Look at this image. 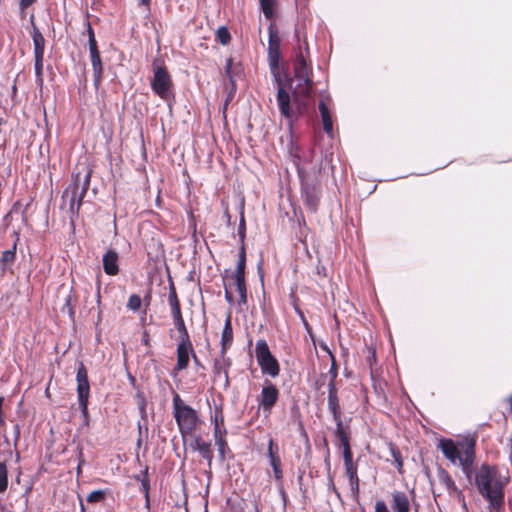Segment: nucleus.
<instances>
[{
	"mask_svg": "<svg viewBox=\"0 0 512 512\" xmlns=\"http://www.w3.org/2000/svg\"><path fill=\"white\" fill-rule=\"evenodd\" d=\"M496 476V466L483 463L475 472L473 479L478 493L488 502L491 512H499L505 505L504 485Z\"/></svg>",
	"mask_w": 512,
	"mask_h": 512,
	"instance_id": "f257e3e1",
	"label": "nucleus"
},
{
	"mask_svg": "<svg viewBox=\"0 0 512 512\" xmlns=\"http://www.w3.org/2000/svg\"><path fill=\"white\" fill-rule=\"evenodd\" d=\"M273 79V84L277 86L276 102L281 116L289 115V90L293 86V78L290 75L289 67L286 61L279 62L274 66H269Z\"/></svg>",
	"mask_w": 512,
	"mask_h": 512,
	"instance_id": "f03ea898",
	"label": "nucleus"
},
{
	"mask_svg": "<svg viewBox=\"0 0 512 512\" xmlns=\"http://www.w3.org/2000/svg\"><path fill=\"white\" fill-rule=\"evenodd\" d=\"M153 76L150 79V87L152 92L166 101L171 107V102L175 99L173 92V81L170 73L164 65L160 64L158 58L152 62Z\"/></svg>",
	"mask_w": 512,
	"mask_h": 512,
	"instance_id": "7ed1b4c3",
	"label": "nucleus"
},
{
	"mask_svg": "<svg viewBox=\"0 0 512 512\" xmlns=\"http://www.w3.org/2000/svg\"><path fill=\"white\" fill-rule=\"evenodd\" d=\"M172 403L173 416L178 426V430L183 440H185L186 436L196 429L199 416L197 411L191 406L185 404L177 393L174 394Z\"/></svg>",
	"mask_w": 512,
	"mask_h": 512,
	"instance_id": "20e7f679",
	"label": "nucleus"
},
{
	"mask_svg": "<svg viewBox=\"0 0 512 512\" xmlns=\"http://www.w3.org/2000/svg\"><path fill=\"white\" fill-rule=\"evenodd\" d=\"M255 357L263 375H269L272 378L279 375L280 364L265 339H259L256 342Z\"/></svg>",
	"mask_w": 512,
	"mask_h": 512,
	"instance_id": "39448f33",
	"label": "nucleus"
},
{
	"mask_svg": "<svg viewBox=\"0 0 512 512\" xmlns=\"http://www.w3.org/2000/svg\"><path fill=\"white\" fill-rule=\"evenodd\" d=\"M298 176L301 182V198L306 209L311 213H316L322 196L319 183L307 181L304 177V170L297 167Z\"/></svg>",
	"mask_w": 512,
	"mask_h": 512,
	"instance_id": "423d86ee",
	"label": "nucleus"
},
{
	"mask_svg": "<svg viewBox=\"0 0 512 512\" xmlns=\"http://www.w3.org/2000/svg\"><path fill=\"white\" fill-rule=\"evenodd\" d=\"M311 68L302 52L301 46L295 48V58L293 61L294 78L298 81L297 87L305 86L308 95L314 88L313 80L310 77Z\"/></svg>",
	"mask_w": 512,
	"mask_h": 512,
	"instance_id": "0eeeda50",
	"label": "nucleus"
},
{
	"mask_svg": "<svg viewBox=\"0 0 512 512\" xmlns=\"http://www.w3.org/2000/svg\"><path fill=\"white\" fill-rule=\"evenodd\" d=\"M301 93L302 95H300V93L296 90H293L292 93H289L288 108L290 113L288 117H283L289 122L290 125H292L294 122H297L298 119L304 116L308 111V102L311 98V93L308 95L305 87Z\"/></svg>",
	"mask_w": 512,
	"mask_h": 512,
	"instance_id": "6e6552de",
	"label": "nucleus"
},
{
	"mask_svg": "<svg viewBox=\"0 0 512 512\" xmlns=\"http://www.w3.org/2000/svg\"><path fill=\"white\" fill-rule=\"evenodd\" d=\"M79 190V174L72 175V182L69 186L63 191L62 200L65 201L66 198H69V220L70 224L75 228V220L79 217L80 208L83 204L82 198H79L78 195Z\"/></svg>",
	"mask_w": 512,
	"mask_h": 512,
	"instance_id": "1a4fd4ad",
	"label": "nucleus"
},
{
	"mask_svg": "<svg viewBox=\"0 0 512 512\" xmlns=\"http://www.w3.org/2000/svg\"><path fill=\"white\" fill-rule=\"evenodd\" d=\"M463 446V456L459 458L458 462L461 467L462 473L468 479L470 483H472V479H474V469L473 464L475 461V447L476 441L473 438H464L462 439Z\"/></svg>",
	"mask_w": 512,
	"mask_h": 512,
	"instance_id": "9d476101",
	"label": "nucleus"
},
{
	"mask_svg": "<svg viewBox=\"0 0 512 512\" xmlns=\"http://www.w3.org/2000/svg\"><path fill=\"white\" fill-rule=\"evenodd\" d=\"M267 60L269 66H274L275 64H279V62L285 61L281 53V39L274 22H270L268 26Z\"/></svg>",
	"mask_w": 512,
	"mask_h": 512,
	"instance_id": "9b49d317",
	"label": "nucleus"
},
{
	"mask_svg": "<svg viewBox=\"0 0 512 512\" xmlns=\"http://www.w3.org/2000/svg\"><path fill=\"white\" fill-rule=\"evenodd\" d=\"M278 399L279 390L276 385L269 380H265L258 398L259 407L262 408L265 413L270 414Z\"/></svg>",
	"mask_w": 512,
	"mask_h": 512,
	"instance_id": "f8f14e48",
	"label": "nucleus"
},
{
	"mask_svg": "<svg viewBox=\"0 0 512 512\" xmlns=\"http://www.w3.org/2000/svg\"><path fill=\"white\" fill-rule=\"evenodd\" d=\"M335 426L333 434L342 448L343 461H353V453L350 445V426L344 423L336 424Z\"/></svg>",
	"mask_w": 512,
	"mask_h": 512,
	"instance_id": "ddd939ff",
	"label": "nucleus"
},
{
	"mask_svg": "<svg viewBox=\"0 0 512 512\" xmlns=\"http://www.w3.org/2000/svg\"><path fill=\"white\" fill-rule=\"evenodd\" d=\"M444 457L455 464L463 456L462 440L454 441L451 438H442L438 443Z\"/></svg>",
	"mask_w": 512,
	"mask_h": 512,
	"instance_id": "4468645a",
	"label": "nucleus"
},
{
	"mask_svg": "<svg viewBox=\"0 0 512 512\" xmlns=\"http://www.w3.org/2000/svg\"><path fill=\"white\" fill-rule=\"evenodd\" d=\"M327 408L332 415L335 425L343 423L336 383H328Z\"/></svg>",
	"mask_w": 512,
	"mask_h": 512,
	"instance_id": "2eb2a0df",
	"label": "nucleus"
},
{
	"mask_svg": "<svg viewBox=\"0 0 512 512\" xmlns=\"http://www.w3.org/2000/svg\"><path fill=\"white\" fill-rule=\"evenodd\" d=\"M103 270L109 276L119 273V254L114 249H108L102 257Z\"/></svg>",
	"mask_w": 512,
	"mask_h": 512,
	"instance_id": "dca6fc26",
	"label": "nucleus"
},
{
	"mask_svg": "<svg viewBox=\"0 0 512 512\" xmlns=\"http://www.w3.org/2000/svg\"><path fill=\"white\" fill-rule=\"evenodd\" d=\"M176 352L178 369L188 368L190 358L194 352L192 342H178Z\"/></svg>",
	"mask_w": 512,
	"mask_h": 512,
	"instance_id": "f3484780",
	"label": "nucleus"
},
{
	"mask_svg": "<svg viewBox=\"0 0 512 512\" xmlns=\"http://www.w3.org/2000/svg\"><path fill=\"white\" fill-rule=\"evenodd\" d=\"M30 22L32 25L31 37L34 46V57H44L45 52V39L39 28L34 22V15L30 16Z\"/></svg>",
	"mask_w": 512,
	"mask_h": 512,
	"instance_id": "a211bd4d",
	"label": "nucleus"
},
{
	"mask_svg": "<svg viewBox=\"0 0 512 512\" xmlns=\"http://www.w3.org/2000/svg\"><path fill=\"white\" fill-rule=\"evenodd\" d=\"M18 241L19 237L16 234V239L13 242L12 247L2 252V256L0 258V268L3 272H13L12 265L16 260V250Z\"/></svg>",
	"mask_w": 512,
	"mask_h": 512,
	"instance_id": "6ab92c4d",
	"label": "nucleus"
},
{
	"mask_svg": "<svg viewBox=\"0 0 512 512\" xmlns=\"http://www.w3.org/2000/svg\"><path fill=\"white\" fill-rule=\"evenodd\" d=\"M318 109H319V113H320V116H321V121H322V124H323V129H324L325 133L330 138H333V119H332V114H331V111H330L329 107L327 106V104L325 103L324 100H320L319 101Z\"/></svg>",
	"mask_w": 512,
	"mask_h": 512,
	"instance_id": "aec40b11",
	"label": "nucleus"
},
{
	"mask_svg": "<svg viewBox=\"0 0 512 512\" xmlns=\"http://www.w3.org/2000/svg\"><path fill=\"white\" fill-rule=\"evenodd\" d=\"M231 365V359L221 355V359L214 360L213 374L214 377H224V387L227 388L230 384L227 368Z\"/></svg>",
	"mask_w": 512,
	"mask_h": 512,
	"instance_id": "412c9836",
	"label": "nucleus"
},
{
	"mask_svg": "<svg viewBox=\"0 0 512 512\" xmlns=\"http://www.w3.org/2000/svg\"><path fill=\"white\" fill-rule=\"evenodd\" d=\"M233 342V327L231 323V316L230 314L227 316L224 327L221 334V350L220 354L223 356L225 355L227 349L232 345Z\"/></svg>",
	"mask_w": 512,
	"mask_h": 512,
	"instance_id": "4be33fe9",
	"label": "nucleus"
},
{
	"mask_svg": "<svg viewBox=\"0 0 512 512\" xmlns=\"http://www.w3.org/2000/svg\"><path fill=\"white\" fill-rule=\"evenodd\" d=\"M391 507L394 512H410L408 496L402 491H394L392 493Z\"/></svg>",
	"mask_w": 512,
	"mask_h": 512,
	"instance_id": "5701e85b",
	"label": "nucleus"
},
{
	"mask_svg": "<svg viewBox=\"0 0 512 512\" xmlns=\"http://www.w3.org/2000/svg\"><path fill=\"white\" fill-rule=\"evenodd\" d=\"M246 261L245 245H240L236 269L231 275L232 279H246Z\"/></svg>",
	"mask_w": 512,
	"mask_h": 512,
	"instance_id": "b1692460",
	"label": "nucleus"
},
{
	"mask_svg": "<svg viewBox=\"0 0 512 512\" xmlns=\"http://www.w3.org/2000/svg\"><path fill=\"white\" fill-rule=\"evenodd\" d=\"M267 457L272 469L282 467L281 458L279 456V446L274 442L273 438H270L268 441Z\"/></svg>",
	"mask_w": 512,
	"mask_h": 512,
	"instance_id": "393cba45",
	"label": "nucleus"
},
{
	"mask_svg": "<svg viewBox=\"0 0 512 512\" xmlns=\"http://www.w3.org/2000/svg\"><path fill=\"white\" fill-rule=\"evenodd\" d=\"M9 484L8 467L6 459L0 460V494L6 492Z\"/></svg>",
	"mask_w": 512,
	"mask_h": 512,
	"instance_id": "a878e982",
	"label": "nucleus"
},
{
	"mask_svg": "<svg viewBox=\"0 0 512 512\" xmlns=\"http://www.w3.org/2000/svg\"><path fill=\"white\" fill-rule=\"evenodd\" d=\"M389 452H390L391 457L394 460V463H395V466H396L398 472L402 473L403 472V470H402V468H403V458H402L401 451L399 450V448L395 444L390 442L389 443Z\"/></svg>",
	"mask_w": 512,
	"mask_h": 512,
	"instance_id": "bb28decb",
	"label": "nucleus"
},
{
	"mask_svg": "<svg viewBox=\"0 0 512 512\" xmlns=\"http://www.w3.org/2000/svg\"><path fill=\"white\" fill-rule=\"evenodd\" d=\"M235 285L236 290L239 294L238 304L246 305L247 304V286H246V279H236Z\"/></svg>",
	"mask_w": 512,
	"mask_h": 512,
	"instance_id": "cd10ccee",
	"label": "nucleus"
},
{
	"mask_svg": "<svg viewBox=\"0 0 512 512\" xmlns=\"http://www.w3.org/2000/svg\"><path fill=\"white\" fill-rule=\"evenodd\" d=\"M77 398L79 401H89L90 397V383L88 381H82L77 383Z\"/></svg>",
	"mask_w": 512,
	"mask_h": 512,
	"instance_id": "c85d7f7f",
	"label": "nucleus"
},
{
	"mask_svg": "<svg viewBox=\"0 0 512 512\" xmlns=\"http://www.w3.org/2000/svg\"><path fill=\"white\" fill-rule=\"evenodd\" d=\"M259 2L264 16L267 19H273L275 17L276 0H259Z\"/></svg>",
	"mask_w": 512,
	"mask_h": 512,
	"instance_id": "c756f323",
	"label": "nucleus"
},
{
	"mask_svg": "<svg viewBox=\"0 0 512 512\" xmlns=\"http://www.w3.org/2000/svg\"><path fill=\"white\" fill-rule=\"evenodd\" d=\"M211 442L207 441L206 444H203L201 448L198 450L200 456L206 460L207 466L209 470H211L212 467V461H213V451L211 448Z\"/></svg>",
	"mask_w": 512,
	"mask_h": 512,
	"instance_id": "7c9ffc66",
	"label": "nucleus"
},
{
	"mask_svg": "<svg viewBox=\"0 0 512 512\" xmlns=\"http://www.w3.org/2000/svg\"><path fill=\"white\" fill-rule=\"evenodd\" d=\"M91 175L92 171L88 170L81 181V178L79 177V190H78V197L84 199V197L87 194V191L90 187V181H91Z\"/></svg>",
	"mask_w": 512,
	"mask_h": 512,
	"instance_id": "2f4dec72",
	"label": "nucleus"
},
{
	"mask_svg": "<svg viewBox=\"0 0 512 512\" xmlns=\"http://www.w3.org/2000/svg\"><path fill=\"white\" fill-rule=\"evenodd\" d=\"M216 41L223 46H226L231 41V34L226 26H220L216 31Z\"/></svg>",
	"mask_w": 512,
	"mask_h": 512,
	"instance_id": "473e14b6",
	"label": "nucleus"
},
{
	"mask_svg": "<svg viewBox=\"0 0 512 512\" xmlns=\"http://www.w3.org/2000/svg\"><path fill=\"white\" fill-rule=\"evenodd\" d=\"M174 325H175V328H176V330L178 332V335H179V339H180L179 342H191L190 335H189L188 330L186 328L184 319L183 320H179V321H175Z\"/></svg>",
	"mask_w": 512,
	"mask_h": 512,
	"instance_id": "72a5a7b5",
	"label": "nucleus"
},
{
	"mask_svg": "<svg viewBox=\"0 0 512 512\" xmlns=\"http://www.w3.org/2000/svg\"><path fill=\"white\" fill-rule=\"evenodd\" d=\"M330 357H331V366L329 368V371H328V374H322L321 377L322 378H326L327 376H329V382L328 383H336V379L338 377V366H337V363H336V360H335V356L333 355V353H330Z\"/></svg>",
	"mask_w": 512,
	"mask_h": 512,
	"instance_id": "f704fd0d",
	"label": "nucleus"
},
{
	"mask_svg": "<svg viewBox=\"0 0 512 512\" xmlns=\"http://www.w3.org/2000/svg\"><path fill=\"white\" fill-rule=\"evenodd\" d=\"M79 409L81 412L82 427H88L90 424V414L88 410L89 401H79Z\"/></svg>",
	"mask_w": 512,
	"mask_h": 512,
	"instance_id": "c9c22d12",
	"label": "nucleus"
},
{
	"mask_svg": "<svg viewBox=\"0 0 512 512\" xmlns=\"http://www.w3.org/2000/svg\"><path fill=\"white\" fill-rule=\"evenodd\" d=\"M107 492L105 490L99 489L94 490L88 494L86 500L88 503H98L105 500Z\"/></svg>",
	"mask_w": 512,
	"mask_h": 512,
	"instance_id": "e433bc0d",
	"label": "nucleus"
},
{
	"mask_svg": "<svg viewBox=\"0 0 512 512\" xmlns=\"http://www.w3.org/2000/svg\"><path fill=\"white\" fill-rule=\"evenodd\" d=\"M218 451V459L220 462H224L228 453H231V449L228 446L227 441H217L215 443Z\"/></svg>",
	"mask_w": 512,
	"mask_h": 512,
	"instance_id": "4c0bfd02",
	"label": "nucleus"
},
{
	"mask_svg": "<svg viewBox=\"0 0 512 512\" xmlns=\"http://www.w3.org/2000/svg\"><path fill=\"white\" fill-rule=\"evenodd\" d=\"M344 466H345V473L349 479V481H352L354 479H359L358 477V474H357V464L354 463V461H348V462H344Z\"/></svg>",
	"mask_w": 512,
	"mask_h": 512,
	"instance_id": "58836bf2",
	"label": "nucleus"
},
{
	"mask_svg": "<svg viewBox=\"0 0 512 512\" xmlns=\"http://www.w3.org/2000/svg\"><path fill=\"white\" fill-rule=\"evenodd\" d=\"M237 232H238V236H239L241 245H245L244 240L246 237V221H245V217H244L243 207L241 208V211H240V219H239V225H238Z\"/></svg>",
	"mask_w": 512,
	"mask_h": 512,
	"instance_id": "ea45409f",
	"label": "nucleus"
},
{
	"mask_svg": "<svg viewBox=\"0 0 512 512\" xmlns=\"http://www.w3.org/2000/svg\"><path fill=\"white\" fill-rule=\"evenodd\" d=\"M168 303L170 306H176L180 304L176 287L174 285V282L172 280L169 281V294H168Z\"/></svg>",
	"mask_w": 512,
	"mask_h": 512,
	"instance_id": "a19ab883",
	"label": "nucleus"
},
{
	"mask_svg": "<svg viewBox=\"0 0 512 512\" xmlns=\"http://www.w3.org/2000/svg\"><path fill=\"white\" fill-rule=\"evenodd\" d=\"M141 305H142V299L139 295L132 294L129 297L127 307L130 310H132L133 312H137L141 308Z\"/></svg>",
	"mask_w": 512,
	"mask_h": 512,
	"instance_id": "79ce46f5",
	"label": "nucleus"
},
{
	"mask_svg": "<svg viewBox=\"0 0 512 512\" xmlns=\"http://www.w3.org/2000/svg\"><path fill=\"white\" fill-rule=\"evenodd\" d=\"M359 483H360L359 479H354L352 481H349L351 498L357 504H359V493H360Z\"/></svg>",
	"mask_w": 512,
	"mask_h": 512,
	"instance_id": "37998d69",
	"label": "nucleus"
},
{
	"mask_svg": "<svg viewBox=\"0 0 512 512\" xmlns=\"http://www.w3.org/2000/svg\"><path fill=\"white\" fill-rule=\"evenodd\" d=\"M135 398L137 401L138 410L141 414V417L145 418L146 417V405H147L146 399H145L144 395L142 394V392H137Z\"/></svg>",
	"mask_w": 512,
	"mask_h": 512,
	"instance_id": "c03bdc74",
	"label": "nucleus"
},
{
	"mask_svg": "<svg viewBox=\"0 0 512 512\" xmlns=\"http://www.w3.org/2000/svg\"><path fill=\"white\" fill-rule=\"evenodd\" d=\"M88 371L83 362H79L77 373H76V382L88 381Z\"/></svg>",
	"mask_w": 512,
	"mask_h": 512,
	"instance_id": "a18cd8bd",
	"label": "nucleus"
},
{
	"mask_svg": "<svg viewBox=\"0 0 512 512\" xmlns=\"http://www.w3.org/2000/svg\"><path fill=\"white\" fill-rule=\"evenodd\" d=\"M211 422L214 425L218 424L221 426L224 423V416L221 406H216L214 411V416L211 417Z\"/></svg>",
	"mask_w": 512,
	"mask_h": 512,
	"instance_id": "49530a36",
	"label": "nucleus"
},
{
	"mask_svg": "<svg viewBox=\"0 0 512 512\" xmlns=\"http://www.w3.org/2000/svg\"><path fill=\"white\" fill-rule=\"evenodd\" d=\"M227 434V429L226 428H221L218 424L214 425L213 427V436H214V439H215V443H217V441H227L225 439V435Z\"/></svg>",
	"mask_w": 512,
	"mask_h": 512,
	"instance_id": "de8ad7c7",
	"label": "nucleus"
},
{
	"mask_svg": "<svg viewBox=\"0 0 512 512\" xmlns=\"http://www.w3.org/2000/svg\"><path fill=\"white\" fill-rule=\"evenodd\" d=\"M437 476L439 481L445 486L449 484L453 479L450 476V474L442 467H438L437 469Z\"/></svg>",
	"mask_w": 512,
	"mask_h": 512,
	"instance_id": "09e8293b",
	"label": "nucleus"
},
{
	"mask_svg": "<svg viewBox=\"0 0 512 512\" xmlns=\"http://www.w3.org/2000/svg\"><path fill=\"white\" fill-rule=\"evenodd\" d=\"M92 70L103 69L100 52L90 54Z\"/></svg>",
	"mask_w": 512,
	"mask_h": 512,
	"instance_id": "8fccbe9b",
	"label": "nucleus"
},
{
	"mask_svg": "<svg viewBox=\"0 0 512 512\" xmlns=\"http://www.w3.org/2000/svg\"><path fill=\"white\" fill-rule=\"evenodd\" d=\"M232 65H233L232 58L227 59L226 65H225V74L229 78L231 85H233V89H235L236 83H235V80H234V77L232 74Z\"/></svg>",
	"mask_w": 512,
	"mask_h": 512,
	"instance_id": "3c124183",
	"label": "nucleus"
},
{
	"mask_svg": "<svg viewBox=\"0 0 512 512\" xmlns=\"http://www.w3.org/2000/svg\"><path fill=\"white\" fill-rule=\"evenodd\" d=\"M43 61L44 57H34L35 76H43Z\"/></svg>",
	"mask_w": 512,
	"mask_h": 512,
	"instance_id": "603ef678",
	"label": "nucleus"
},
{
	"mask_svg": "<svg viewBox=\"0 0 512 512\" xmlns=\"http://www.w3.org/2000/svg\"><path fill=\"white\" fill-rule=\"evenodd\" d=\"M103 76V69L93 70V85L96 90L99 89Z\"/></svg>",
	"mask_w": 512,
	"mask_h": 512,
	"instance_id": "864d4df0",
	"label": "nucleus"
},
{
	"mask_svg": "<svg viewBox=\"0 0 512 512\" xmlns=\"http://www.w3.org/2000/svg\"><path fill=\"white\" fill-rule=\"evenodd\" d=\"M141 486L139 488V491L143 494V496L150 495V478L142 479V482H140Z\"/></svg>",
	"mask_w": 512,
	"mask_h": 512,
	"instance_id": "5fc2aeb1",
	"label": "nucleus"
},
{
	"mask_svg": "<svg viewBox=\"0 0 512 512\" xmlns=\"http://www.w3.org/2000/svg\"><path fill=\"white\" fill-rule=\"evenodd\" d=\"M207 441H204L200 435L194 438V441L190 443L189 447L192 451H198L203 444H206Z\"/></svg>",
	"mask_w": 512,
	"mask_h": 512,
	"instance_id": "6e6d98bb",
	"label": "nucleus"
},
{
	"mask_svg": "<svg viewBox=\"0 0 512 512\" xmlns=\"http://www.w3.org/2000/svg\"><path fill=\"white\" fill-rule=\"evenodd\" d=\"M170 308H171V314H172V318H173L174 322L183 320L180 304L176 305V306H170Z\"/></svg>",
	"mask_w": 512,
	"mask_h": 512,
	"instance_id": "4d7b16f0",
	"label": "nucleus"
},
{
	"mask_svg": "<svg viewBox=\"0 0 512 512\" xmlns=\"http://www.w3.org/2000/svg\"><path fill=\"white\" fill-rule=\"evenodd\" d=\"M446 489L448 490L449 493H457L458 497L459 498H464V495L462 493L461 490L458 489V487L456 486L454 480H452L451 482H449V484L445 485Z\"/></svg>",
	"mask_w": 512,
	"mask_h": 512,
	"instance_id": "13d9d810",
	"label": "nucleus"
},
{
	"mask_svg": "<svg viewBox=\"0 0 512 512\" xmlns=\"http://www.w3.org/2000/svg\"><path fill=\"white\" fill-rule=\"evenodd\" d=\"M295 312L300 317V319H301V321L303 323V326L305 327L306 331L308 333H311V327H310L307 319L305 318V315H304L303 311L300 308L295 307Z\"/></svg>",
	"mask_w": 512,
	"mask_h": 512,
	"instance_id": "bf43d9fd",
	"label": "nucleus"
},
{
	"mask_svg": "<svg viewBox=\"0 0 512 512\" xmlns=\"http://www.w3.org/2000/svg\"><path fill=\"white\" fill-rule=\"evenodd\" d=\"M71 301H72V296L69 295L66 300H65V304H64V308H67L68 310V314H69V317L71 319H74V315H75V310L71 304Z\"/></svg>",
	"mask_w": 512,
	"mask_h": 512,
	"instance_id": "052dcab7",
	"label": "nucleus"
},
{
	"mask_svg": "<svg viewBox=\"0 0 512 512\" xmlns=\"http://www.w3.org/2000/svg\"><path fill=\"white\" fill-rule=\"evenodd\" d=\"M148 466L141 470L138 474L133 475V479L137 482H142V479L149 478Z\"/></svg>",
	"mask_w": 512,
	"mask_h": 512,
	"instance_id": "680f3d73",
	"label": "nucleus"
},
{
	"mask_svg": "<svg viewBox=\"0 0 512 512\" xmlns=\"http://www.w3.org/2000/svg\"><path fill=\"white\" fill-rule=\"evenodd\" d=\"M88 45H89L90 54L100 52L98 49V44H97L95 37H93V38L91 37L88 39Z\"/></svg>",
	"mask_w": 512,
	"mask_h": 512,
	"instance_id": "e2e57ef3",
	"label": "nucleus"
},
{
	"mask_svg": "<svg viewBox=\"0 0 512 512\" xmlns=\"http://www.w3.org/2000/svg\"><path fill=\"white\" fill-rule=\"evenodd\" d=\"M375 512H389L386 503L383 500H377L375 503Z\"/></svg>",
	"mask_w": 512,
	"mask_h": 512,
	"instance_id": "0e129e2a",
	"label": "nucleus"
},
{
	"mask_svg": "<svg viewBox=\"0 0 512 512\" xmlns=\"http://www.w3.org/2000/svg\"><path fill=\"white\" fill-rule=\"evenodd\" d=\"M78 466H77V473L79 474L81 471V466L85 462L83 458V448L81 446H78Z\"/></svg>",
	"mask_w": 512,
	"mask_h": 512,
	"instance_id": "69168bd1",
	"label": "nucleus"
},
{
	"mask_svg": "<svg viewBox=\"0 0 512 512\" xmlns=\"http://www.w3.org/2000/svg\"><path fill=\"white\" fill-rule=\"evenodd\" d=\"M36 2V0H19V8L20 10L24 11L31 5H33Z\"/></svg>",
	"mask_w": 512,
	"mask_h": 512,
	"instance_id": "338daca9",
	"label": "nucleus"
},
{
	"mask_svg": "<svg viewBox=\"0 0 512 512\" xmlns=\"http://www.w3.org/2000/svg\"><path fill=\"white\" fill-rule=\"evenodd\" d=\"M273 475L276 481H281L283 478L282 467L273 468Z\"/></svg>",
	"mask_w": 512,
	"mask_h": 512,
	"instance_id": "774afa93",
	"label": "nucleus"
}]
</instances>
